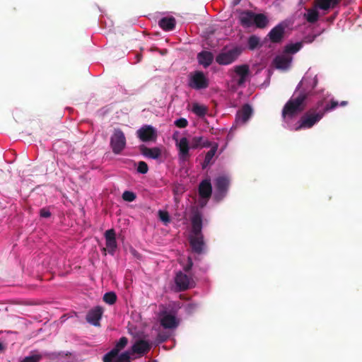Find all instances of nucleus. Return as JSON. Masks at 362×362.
Returning a JSON list of instances; mask_svg holds the SVG:
<instances>
[{"label":"nucleus","mask_w":362,"mask_h":362,"mask_svg":"<svg viewBox=\"0 0 362 362\" xmlns=\"http://www.w3.org/2000/svg\"><path fill=\"white\" fill-rule=\"evenodd\" d=\"M136 195L134 192L131 191H124L122 194V199L126 202H133L136 199Z\"/></svg>","instance_id":"36"},{"label":"nucleus","mask_w":362,"mask_h":362,"mask_svg":"<svg viewBox=\"0 0 362 362\" xmlns=\"http://www.w3.org/2000/svg\"><path fill=\"white\" fill-rule=\"evenodd\" d=\"M341 0H315V6L320 9L327 11L335 8Z\"/></svg>","instance_id":"24"},{"label":"nucleus","mask_w":362,"mask_h":362,"mask_svg":"<svg viewBox=\"0 0 362 362\" xmlns=\"http://www.w3.org/2000/svg\"><path fill=\"white\" fill-rule=\"evenodd\" d=\"M248 48L250 50H254L261 46L260 39L259 37L252 35L249 37L247 40Z\"/></svg>","instance_id":"30"},{"label":"nucleus","mask_w":362,"mask_h":362,"mask_svg":"<svg viewBox=\"0 0 362 362\" xmlns=\"http://www.w3.org/2000/svg\"><path fill=\"white\" fill-rule=\"evenodd\" d=\"M141 153L149 158L158 159L161 156V150L158 147L148 148L144 145L139 147Z\"/></svg>","instance_id":"20"},{"label":"nucleus","mask_w":362,"mask_h":362,"mask_svg":"<svg viewBox=\"0 0 362 362\" xmlns=\"http://www.w3.org/2000/svg\"><path fill=\"white\" fill-rule=\"evenodd\" d=\"M285 33V26L279 23L274 27L268 33L270 41L273 43H279L284 38Z\"/></svg>","instance_id":"13"},{"label":"nucleus","mask_w":362,"mask_h":362,"mask_svg":"<svg viewBox=\"0 0 362 362\" xmlns=\"http://www.w3.org/2000/svg\"><path fill=\"white\" fill-rule=\"evenodd\" d=\"M176 21L174 17H164L158 21L159 26L165 31L173 30L175 27Z\"/></svg>","instance_id":"25"},{"label":"nucleus","mask_w":362,"mask_h":362,"mask_svg":"<svg viewBox=\"0 0 362 362\" xmlns=\"http://www.w3.org/2000/svg\"><path fill=\"white\" fill-rule=\"evenodd\" d=\"M292 60V56L286 54L283 52L282 54L277 55L274 59L272 64L277 69L287 70L291 66Z\"/></svg>","instance_id":"10"},{"label":"nucleus","mask_w":362,"mask_h":362,"mask_svg":"<svg viewBox=\"0 0 362 362\" xmlns=\"http://www.w3.org/2000/svg\"><path fill=\"white\" fill-rule=\"evenodd\" d=\"M131 352L129 351L122 353L120 355H117L116 360L114 362H123L130 361Z\"/></svg>","instance_id":"37"},{"label":"nucleus","mask_w":362,"mask_h":362,"mask_svg":"<svg viewBox=\"0 0 362 362\" xmlns=\"http://www.w3.org/2000/svg\"><path fill=\"white\" fill-rule=\"evenodd\" d=\"M318 7L315 6V2L314 3V7L307 9V12L304 13V18L310 23H315L320 17L319 12L317 11Z\"/></svg>","instance_id":"26"},{"label":"nucleus","mask_w":362,"mask_h":362,"mask_svg":"<svg viewBox=\"0 0 362 362\" xmlns=\"http://www.w3.org/2000/svg\"><path fill=\"white\" fill-rule=\"evenodd\" d=\"M158 216H159V218L163 222H164L165 224L170 221L169 214L166 211H161V210H160L158 211Z\"/></svg>","instance_id":"40"},{"label":"nucleus","mask_w":362,"mask_h":362,"mask_svg":"<svg viewBox=\"0 0 362 362\" xmlns=\"http://www.w3.org/2000/svg\"><path fill=\"white\" fill-rule=\"evenodd\" d=\"M148 171V167L146 162L139 161L137 166V172L141 174H146Z\"/></svg>","instance_id":"38"},{"label":"nucleus","mask_w":362,"mask_h":362,"mask_svg":"<svg viewBox=\"0 0 362 362\" xmlns=\"http://www.w3.org/2000/svg\"><path fill=\"white\" fill-rule=\"evenodd\" d=\"M255 13L251 11H243L240 16L239 21L242 26L244 28H250L254 25Z\"/></svg>","instance_id":"22"},{"label":"nucleus","mask_w":362,"mask_h":362,"mask_svg":"<svg viewBox=\"0 0 362 362\" xmlns=\"http://www.w3.org/2000/svg\"><path fill=\"white\" fill-rule=\"evenodd\" d=\"M103 313V309L100 306H96L88 311L86 315V321L94 326L100 325V320Z\"/></svg>","instance_id":"12"},{"label":"nucleus","mask_w":362,"mask_h":362,"mask_svg":"<svg viewBox=\"0 0 362 362\" xmlns=\"http://www.w3.org/2000/svg\"><path fill=\"white\" fill-rule=\"evenodd\" d=\"M4 349L3 344L0 341V351H3Z\"/></svg>","instance_id":"46"},{"label":"nucleus","mask_w":362,"mask_h":362,"mask_svg":"<svg viewBox=\"0 0 362 362\" xmlns=\"http://www.w3.org/2000/svg\"><path fill=\"white\" fill-rule=\"evenodd\" d=\"M303 47V43L300 42H298L293 44L287 45L284 49V52L286 54H296Z\"/></svg>","instance_id":"29"},{"label":"nucleus","mask_w":362,"mask_h":362,"mask_svg":"<svg viewBox=\"0 0 362 362\" xmlns=\"http://www.w3.org/2000/svg\"><path fill=\"white\" fill-rule=\"evenodd\" d=\"M339 105V103L336 100H332L329 105H327L323 108L320 109L321 111L324 112V115L326 112L330 111L336 108Z\"/></svg>","instance_id":"39"},{"label":"nucleus","mask_w":362,"mask_h":362,"mask_svg":"<svg viewBox=\"0 0 362 362\" xmlns=\"http://www.w3.org/2000/svg\"><path fill=\"white\" fill-rule=\"evenodd\" d=\"M192 233L199 235L202 233V217L199 211H196L191 218Z\"/></svg>","instance_id":"19"},{"label":"nucleus","mask_w":362,"mask_h":362,"mask_svg":"<svg viewBox=\"0 0 362 362\" xmlns=\"http://www.w3.org/2000/svg\"><path fill=\"white\" fill-rule=\"evenodd\" d=\"M252 109L248 104H245L240 110L237 112L235 116V122L238 124L246 123L252 115Z\"/></svg>","instance_id":"11"},{"label":"nucleus","mask_w":362,"mask_h":362,"mask_svg":"<svg viewBox=\"0 0 362 362\" xmlns=\"http://www.w3.org/2000/svg\"><path fill=\"white\" fill-rule=\"evenodd\" d=\"M269 23L268 18L263 13H255L254 25L258 28H265Z\"/></svg>","instance_id":"28"},{"label":"nucleus","mask_w":362,"mask_h":362,"mask_svg":"<svg viewBox=\"0 0 362 362\" xmlns=\"http://www.w3.org/2000/svg\"><path fill=\"white\" fill-rule=\"evenodd\" d=\"M197 308V304L189 303L186 307V310H187V313L191 314L196 310Z\"/></svg>","instance_id":"44"},{"label":"nucleus","mask_w":362,"mask_h":362,"mask_svg":"<svg viewBox=\"0 0 362 362\" xmlns=\"http://www.w3.org/2000/svg\"><path fill=\"white\" fill-rule=\"evenodd\" d=\"M347 104H348V102H347V101L344 100V101H341V102L340 103V104H339V105H340L341 106H346Z\"/></svg>","instance_id":"45"},{"label":"nucleus","mask_w":362,"mask_h":362,"mask_svg":"<svg viewBox=\"0 0 362 362\" xmlns=\"http://www.w3.org/2000/svg\"><path fill=\"white\" fill-rule=\"evenodd\" d=\"M240 2V0H235V4H238Z\"/></svg>","instance_id":"47"},{"label":"nucleus","mask_w":362,"mask_h":362,"mask_svg":"<svg viewBox=\"0 0 362 362\" xmlns=\"http://www.w3.org/2000/svg\"><path fill=\"white\" fill-rule=\"evenodd\" d=\"M323 105V101H319L315 107L309 109L300 118L299 126L296 127V130L301 129H310L317 123L324 116V112L320 110Z\"/></svg>","instance_id":"3"},{"label":"nucleus","mask_w":362,"mask_h":362,"mask_svg":"<svg viewBox=\"0 0 362 362\" xmlns=\"http://www.w3.org/2000/svg\"><path fill=\"white\" fill-rule=\"evenodd\" d=\"M212 193V187L209 180H204L202 181L199 186V194L200 197L209 199Z\"/></svg>","instance_id":"21"},{"label":"nucleus","mask_w":362,"mask_h":362,"mask_svg":"<svg viewBox=\"0 0 362 362\" xmlns=\"http://www.w3.org/2000/svg\"><path fill=\"white\" fill-rule=\"evenodd\" d=\"M210 147L211 149L206 153L204 162L202 163L203 169H205L211 163V160L218 150V144L217 143H211V146Z\"/></svg>","instance_id":"27"},{"label":"nucleus","mask_w":362,"mask_h":362,"mask_svg":"<svg viewBox=\"0 0 362 362\" xmlns=\"http://www.w3.org/2000/svg\"><path fill=\"white\" fill-rule=\"evenodd\" d=\"M189 244L192 250L197 253L201 254L203 251L204 242L202 234L192 235L189 238Z\"/></svg>","instance_id":"18"},{"label":"nucleus","mask_w":362,"mask_h":362,"mask_svg":"<svg viewBox=\"0 0 362 362\" xmlns=\"http://www.w3.org/2000/svg\"><path fill=\"white\" fill-rule=\"evenodd\" d=\"M137 136L144 142L154 141L157 138V132L153 127L144 125L137 131Z\"/></svg>","instance_id":"9"},{"label":"nucleus","mask_w":362,"mask_h":362,"mask_svg":"<svg viewBox=\"0 0 362 362\" xmlns=\"http://www.w3.org/2000/svg\"><path fill=\"white\" fill-rule=\"evenodd\" d=\"M42 358V356L40 354H34L32 352V354L25 357L20 362H40Z\"/></svg>","instance_id":"34"},{"label":"nucleus","mask_w":362,"mask_h":362,"mask_svg":"<svg viewBox=\"0 0 362 362\" xmlns=\"http://www.w3.org/2000/svg\"><path fill=\"white\" fill-rule=\"evenodd\" d=\"M189 86L194 89H205L209 86V80L201 71L190 73Z\"/></svg>","instance_id":"6"},{"label":"nucleus","mask_w":362,"mask_h":362,"mask_svg":"<svg viewBox=\"0 0 362 362\" xmlns=\"http://www.w3.org/2000/svg\"><path fill=\"white\" fill-rule=\"evenodd\" d=\"M317 82L316 76L302 78L282 109L281 116L284 120L291 119L305 110L310 98L315 94Z\"/></svg>","instance_id":"1"},{"label":"nucleus","mask_w":362,"mask_h":362,"mask_svg":"<svg viewBox=\"0 0 362 362\" xmlns=\"http://www.w3.org/2000/svg\"><path fill=\"white\" fill-rule=\"evenodd\" d=\"M176 141V146L178 148L179 158L182 161L187 160L189 157V149L202 148L204 147H210L211 142L202 136H196L191 139L190 141L186 137L181 138L179 141L173 136Z\"/></svg>","instance_id":"2"},{"label":"nucleus","mask_w":362,"mask_h":362,"mask_svg":"<svg viewBox=\"0 0 362 362\" xmlns=\"http://www.w3.org/2000/svg\"><path fill=\"white\" fill-rule=\"evenodd\" d=\"M175 125L179 128H185L188 125V121L182 117L175 121Z\"/></svg>","instance_id":"41"},{"label":"nucleus","mask_w":362,"mask_h":362,"mask_svg":"<svg viewBox=\"0 0 362 362\" xmlns=\"http://www.w3.org/2000/svg\"><path fill=\"white\" fill-rule=\"evenodd\" d=\"M128 344V339L126 337H122L115 344L113 351L118 355L119 351H122Z\"/></svg>","instance_id":"31"},{"label":"nucleus","mask_w":362,"mask_h":362,"mask_svg":"<svg viewBox=\"0 0 362 362\" xmlns=\"http://www.w3.org/2000/svg\"><path fill=\"white\" fill-rule=\"evenodd\" d=\"M176 291L178 292L185 291L195 286V282L191 276L179 272L175 276Z\"/></svg>","instance_id":"7"},{"label":"nucleus","mask_w":362,"mask_h":362,"mask_svg":"<svg viewBox=\"0 0 362 362\" xmlns=\"http://www.w3.org/2000/svg\"><path fill=\"white\" fill-rule=\"evenodd\" d=\"M230 181L228 177L224 176H220L215 180V187L216 192L215 194V198L218 201L221 200L226 194Z\"/></svg>","instance_id":"8"},{"label":"nucleus","mask_w":362,"mask_h":362,"mask_svg":"<svg viewBox=\"0 0 362 362\" xmlns=\"http://www.w3.org/2000/svg\"><path fill=\"white\" fill-rule=\"evenodd\" d=\"M110 145L115 154H119L125 148L126 137L120 129H115L110 137Z\"/></svg>","instance_id":"5"},{"label":"nucleus","mask_w":362,"mask_h":362,"mask_svg":"<svg viewBox=\"0 0 362 362\" xmlns=\"http://www.w3.org/2000/svg\"><path fill=\"white\" fill-rule=\"evenodd\" d=\"M214 58V54L209 51H202L197 54L199 64L205 68L209 66L212 64Z\"/></svg>","instance_id":"23"},{"label":"nucleus","mask_w":362,"mask_h":362,"mask_svg":"<svg viewBox=\"0 0 362 362\" xmlns=\"http://www.w3.org/2000/svg\"><path fill=\"white\" fill-rule=\"evenodd\" d=\"M117 354L112 349L104 355L103 362H114L117 358Z\"/></svg>","instance_id":"35"},{"label":"nucleus","mask_w":362,"mask_h":362,"mask_svg":"<svg viewBox=\"0 0 362 362\" xmlns=\"http://www.w3.org/2000/svg\"><path fill=\"white\" fill-rule=\"evenodd\" d=\"M151 349V344L146 340L138 339L132 346V354H137L143 356L147 354Z\"/></svg>","instance_id":"14"},{"label":"nucleus","mask_w":362,"mask_h":362,"mask_svg":"<svg viewBox=\"0 0 362 362\" xmlns=\"http://www.w3.org/2000/svg\"><path fill=\"white\" fill-rule=\"evenodd\" d=\"M192 112L199 117H204L206 114L207 108L195 103L192 105Z\"/></svg>","instance_id":"32"},{"label":"nucleus","mask_w":362,"mask_h":362,"mask_svg":"<svg viewBox=\"0 0 362 362\" xmlns=\"http://www.w3.org/2000/svg\"><path fill=\"white\" fill-rule=\"evenodd\" d=\"M193 267V262H192V259L190 257H189L187 258V264L184 267V270L185 272L188 273L189 272V271L192 269Z\"/></svg>","instance_id":"42"},{"label":"nucleus","mask_w":362,"mask_h":362,"mask_svg":"<svg viewBox=\"0 0 362 362\" xmlns=\"http://www.w3.org/2000/svg\"><path fill=\"white\" fill-rule=\"evenodd\" d=\"M103 300L109 305H113L117 300V296L115 292H107L104 294Z\"/></svg>","instance_id":"33"},{"label":"nucleus","mask_w":362,"mask_h":362,"mask_svg":"<svg viewBox=\"0 0 362 362\" xmlns=\"http://www.w3.org/2000/svg\"><path fill=\"white\" fill-rule=\"evenodd\" d=\"M106 247L110 254H114L117 247L116 234L113 228L107 230L105 233Z\"/></svg>","instance_id":"16"},{"label":"nucleus","mask_w":362,"mask_h":362,"mask_svg":"<svg viewBox=\"0 0 362 362\" xmlns=\"http://www.w3.org/2000/svg\"><path fill=\"white\" fill-rule=\"evenodd\" d=\"M241 52L242 49L238 47L223 50L216 57V62L220 65L230 64L238 58Z\"/></svg>","instance_id":"4"},{"label":"nucleus","mask_w":362,"mask_h":362,"mask_svg":"<svg viewBox=\"0 0 362 362\" xmlns=\"http://www.w3.org/2000/svg\"><path fill=\"white\" fill-rule=\"evenodd\" d=\"M235 74L239 77L237 83L239 86L244 84L250 76V67L247 64H242L234 67Z\"/></svg>","instance_id":"15"},{"label":"nucleus","mask_w":362,"mask_h":362,"mask_svg":"<svg viewBox=\"0 0 362 362\" xmlns=\"http://www.w3.org/2000/svg\"><path fill=\"white\" fill-rule=\"evenodd\" d=\"M40 216L42 218H49L51 216L50 211L45 208H42L40 209Z\"/></svg>","instance_id":"43"},{"label":"nucleus","mask_w":362,"mask_h":362,"mask_svg":"<svg viewBox=\"0 0 362 362\" xmlns=\"http://www.w3.org/2000/svg\"><path fill=\"white\" fill-rule=\"evenodd\" d=\"M160 325L165 329H174L178 326L179 322L175 316L164 312L160 318Z\"/></svg>","instance_id":"17"}]
</instances>
